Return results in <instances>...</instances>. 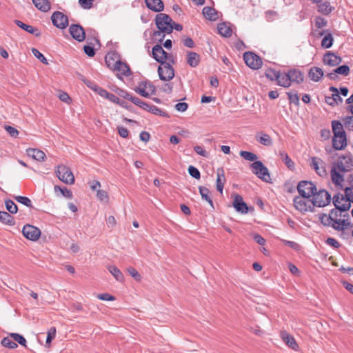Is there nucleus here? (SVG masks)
Listing matches in <instances>:
<instances>
[{
	"label": "nucleus",
	"instance_id": "f257e3e1",
	"mask_svg": "<svg viewBox=\"0 0 353 353\" xmlns=\"http://www.w3.org/2000/svg\"><path fill=\"white\" fill-rule=\"evenodd\" d=\"M319 220L325 226H331L337 231H345L351 226L347 211L332 210L329 214H319Z\"/></svg>",
	"mask_w": 353,
	"mask_h": 353
},
{
	"label": "nucleus",
	"instance_id": "f03ea898",
	"mask_svg": "<svg viewBox=\"0 0 353 353\" xmlns=\"http://www.w3.org/2000/svg\"><path fill=\"white\" fill-rule=\"evenodd\" d=\"M172 21V19L168 14H158L155 19V23L159 30L154 32V39L162 41L166 34L171 33L173 30Z\"/></svg>",
	"mask_w": 353,
	"mask_h": 353
},
{
	"label": "nucleus",
	"instance_id": "7ed1b4c3",
	"mask_svg": "<svg viewBox=\"0 0 353 353\" xmlns=\"http://www.w3.org/2000/svg\"><path fill=\"white\" fill-rule=\"evenodd\" d=\"M312 199L310 201L314 206L324 207L331 201V195L325 190L317 191L316 185L310 181V196Z\"/></svg>",
	"mask_w": 353,
	"mask_h": 353
},
{
	"label": "nucleus",
	"instance_id": "20e7f679",
	"mask_svg": "<svg viewBox=\"0 0 353 353\" xmlns=\"http://www.w3.org/2000/svg\"><path fill=\"white\" fill-rule=\"evenodd\" d=\"M251 169L252 172L263 181L268 182L271 179L268 169L261 161L253 162L251 164Z\"/></svg>",
	"mask_w": 353,
	"mask_h": 353
},
{
	"label": "nucleus",
	"instance_id": "39448f33",
	"mask_svg": "<svg viewBox=\"0 0 353 353\" xmlns=\"http://www.w3.org/2000/svg\"><path fill=\"white\" fill-rule=\"evenodd\" d=\"M58 178L66 184H73L74 182V176L68 167L65 165H58L56 170Z\"/></svg>",
	"mask_w": 353,
	"mask_h": 353
},
{
	"label": "nucleus",
	"instance_id": "423d86ee",
	"mask_svg": "<svg viewBox=\"0 0 353 353\" xmlns=\"http://www.w3.org/2000/svg\"><path fill=\"white\" fill-rule=\"evenodd\" d=\"M243 60L246 65L253 70H259L263 65L260 57L252 52H245L243 54Z\"/></svg>",
	"mask_w": 353,
	"mask_h": 353
},
{
	"label": "nucleus",
	"instance_id": "0eeeda50",
	"mask_svg": "<svg viewBox=\"0 0 353 353\" xmlns=\"http://www.w3.org/2000/svg\"><path fill=\"white\" fill-rule=\"evenodd\" d=\"M158 73L162 81H170L174 77V70L169 63H161L158 68Z\"/></svg>",
	"mask_w": 353,
	"mask_h": 353
},
{
	"label": "nucleus",
	"instance_id": "6e6552de",
	"mask_svg": "<svg viewBox=\"0 0 353 353\" xmlns=\"http://www.w3.org/2000/svg\"><path fill=\"white\" fill-rule=\"evenodd\" d=\"M22 233L26 239L32 241L38 240L41 236L40 230L29 224H26L23 226Z\"/></svg>",
	"mask_w": 353,
	"mask_h": 353
},
{
	"label": "nucleus",
	"instance_id": "1a4fd4ad",
	"mask_svg": "<svg viewBox=\"0 0 353 353\" xmlns=\"http://www.w3.org/2000/svg\"><path fill=\"white\" fill-rule=\"evenodd\" d=\"M51 19L53 25L58 28L65 29L68 26V17L61 12H54Z\"/></svg>",
	"mask_w": 353,
	"mask_h": 353
},
{
	"label": "nucleus",
	"instance_id": "9d476101",
	"mask_svg": "<svg viewBox=\"0 0 353 353\" xmlns=\"http://www.w3.org/2000/svg\"><path fill=\"white\" fill-rule=\"evenodd\" d=\"M336 167L339 172H345L351 170L353 167V159L350 156H342L339 158Z\"/></svg>",
	"mask_w": 353,
	"mask_h": 353
},
{
	"label": "nucleus",
	"instance_id": "9b49d317",
	"mask_svg": "<svg viewBox=\"0 0 353 353\" xmlns=\"http://www.w3.org/2000/svg\"><path fill=\"white\" fill-rule=\"evenodd\" d=\"M69 32L72 38L79 42L84 41L85 38V30L79 24H72L69 28Z\"/></svg>",
	"mask_w": 353,
	"mask_h": 353
},
{
	"label": "nucleus",
	"instance_id": "f8f14e48",
	"mask_svg": "<svg viewBox=\"0 0 353 353\" xmlns=\"http://www.w3.org/2000/svg\"><path fill=\"white\" fill-rule=\"evenodd\" d=\"M134 90L142 97H149L154 92V88L150 83L141 82Z\"/></svg>",
	"mask_w": 353,
	"mask_h": 353
},
{
	"label": "nucleus",
	"instance_id": "ddd939ff",
	"mask_svg": "<svg viewBox=\"0 0 353 353\" xmlns=\"http://www.w3.org/2000/svg\"><path fill=\"white\" fill-rule=\"evenodd\" d=\"M153 58L159 63H164L168 58L167 52L163 49L160 45H155L152 48Z\"/></svg>",
	"mask_w": 353,
	"mask_h": 353
},
{
	"label": "nucleus",
	"instance_id": "4468645a",
	"mask_svg": "<svg viewBox=\"0 0 353 353\" xmlns=\"http://www.w3.org/2000/svg\"><path fill=\"white\" fill-rule=\"evenodd\" d=\"M233 207L235 210L241 214H247L248 212V207L243 201V197L239 194L234 195Z\"/></svg>",
	"mask_w": 353,
	"mask_h": 353
},
{
	"label": "nucleus",
	"instance_id": "2eb2a0df",
	"mask_svg": "<svg viewBox=\"0 0 353 353\" xmlns=\"http://www.w3.org/2000/svg\"><path fill=\"white\" fill-rule=\"evenodd\" d=\"M323 62L330 66H336L342 62V59L334 52H328L323 57Z\"/></svg>",
	"mask_w": 353,
	"mask_h": 353
},
{
	"label": "nucleus",
	"instance_id": "dca6fc26",
	"mask_svg": "<svg viewBox=\"0 0 353 353\" xmlns=\"http://www.w3.org/2000/svg\"><path fill=\"white\" fill-rule=\"evenodd\" d=\"M332 130L333 132L332 138L336 139L337 137H347L343 126L339 121L334 120L332 121Z\"/></svg>",
	"mask_w": 353,
	"mask_h": 353
},
{
	"label": "nucleus",
	"instance_id": "f3484780",
	"mask_svg": "<svg viewBox=\"0 0 353 353\" xmlns=\"http://www.w3.org/2000/svg\"><path fill=\"white\" fill-rule=\"evenodd\" d=\"M316 5L318 12L325 16H328L334 10L328 1H321Z\"/></svg>",
	"mask_w": 353,
	"mask_h": 353
},
{
	"label": "nucleus",
	"instance_id": "a211bd4d",
	"mask_svg": "<svg viewBox=\"0 0 353 353\" xmlns=\"http://www.w3.org/2000/svg\"><path fill=\"white\" fill-rule=\"evenodd\" d=\"M347 199L345 195L341 193L335 194L333 197V203L335 206L334 210H339L340 211H348L350 209H344L343 206L346 204L345 199Z\"/></svg>",
	"mask_w": 353,
	"mask_h": 353
},
{
	"label": "nucleus",
	"instance_id": "6ab92c4d",
	"mask_svg": "<svg viewBox=\"0 0 353 353\" xmlns=\"http://www.w3.org/2000/svg\"><path fill=\"white\" fill-rule=\"evenodd\" d=\"M280 336L283 341V342L291 349L294 350H296L298 348V345L294 339V338L288 333L286 331H281L280 333Z\"/></svg>",
	"mask_w": 353,
	"mask_h": 353
},
{
	"label": "nucleus",
	"instance_id": "aec40b11",
	"mask_svg": "<svg viewBox=\"0 0 353 353\" xmlns=\"http://www.w3.org/2000/svg\"><path fill=\"white\" fill-rule=\"evenodd\" d=\"M309 197L296 196L294 199V205L296 210L304 213L307 211V202Z\"/></svg>",
	"mask_w": 353,
	"mask_h": 353
},
{
	"label": "nucleus",
	"instance_id": "412c9836",
	"mask_svg": "<svg viewBox=\"0 0 353 353\" xmlns=\"http://www.w3.org/2000/svg\"><path fill=\"white\" fill-rule=\"evenodd\" d=\"M312 163L314 169L319 176H323L327 175L324 163L321 159L314 157L312 158Z\"/></svg>",
	"mask_w": 353,
	"mask_h": 353
},
{
	"label": "nucleus",
	"instance_id": "4be33fe9",
	"mask_svg": "<svg viewBox=\"0 0 353 353\" xmlns=\"http://www.w3.org/2000/svg\"><path fill=\"white\" fill-rule=\"evenodd\" d=\"M26 152L28 157L38 161H43L46 157V154L39 149L29 148L26 150Z\"/></svg>",
	"mask_w": 353,
	"mask_h": 353
},
{
	"label": "nucleus",
	"instance_id": "5701e85b",
	"mask_svg": "<svg viewBox=\"0 0 353 353\" xmlns=\"http://www.w3.org/2000/svg\"><path fill=\"white\" fill-rule=\"evenodd\" d=\"M146 6L154 12H161L163 10L164 6L161 0H145Z\"/></svg>",
	"mask_w": 353,
	"mask_h": 353
},
{
	"label": "nucleus",
	"instance_id": "b1692460",
	"mask_svg": "<svg viewBox=\"0 0 353 353\" xmlns=\"http://www.w3.org/2000/svg\"><path fill=\"white\" fill-rule=\"evenodd\" d=\"M217 178L216 181V190L220 193L223 192L224 184L225 183V176L224 170L222 168L218 169L217 170Z\"/></svg>",
	"mask_w": 353,
	"mask_h": 353
},
{
	"label": "nucleus",
	"instance_id": "393cba45",
	"mask_svg": "<svg viewBox=\"0 0 353 353\" xmlns=\"http://www.w3.org/2000/svg\"><path fill=\"white\" fill-rule=\"evenodd\" d=\"M114 70L120 72L123 76H130L131 74L130 69L127 63L119 60L114 64Z\"/></svg>",
	"mask_w": 353,
	"mask_h": 353
},
{
	"label": "nucleus",
	"instance_id": "a878e982",
	"mask_svg": "<svg viewBox=\"0 0 353 353\" xmlns=\"http://www.w3.org/2000/svg\"><path fill=\"white\" fill-rule=\"evenodd\" d=\"M15 23L21 29L26 30V32L30 34H34L36 37L41 36L40 31L37 28H35L32 26L27 25L19 20H16Z\"/></svg>",
	"mask_w": 353,
	"mask_h": 353
},
{
	"label": "nucleus",
	"instance_id": "bb28decb",
	"mask_svg": "<svg viewBox=\"0 0 353 353\" xmlns=\"http://www.w3.org/2000/svg\"><path fill=\"white\" fill-rule=\"evenodd\" d=\"M200 55L194 52H187V63L191 67L195 68L200 63Z\"/></svg>",
	"mask_w": 353,
	"mask_h": 353
},
{
	"label": "nucleus",
	"instance_id": "cd10ccee",
	"mask_svg": "<svg viewBox=\"0 0 353 353\" xmlns=\"http://www.w3.org/2000/svg\"><path fill=\"white\" fill-rule=\"evenodd\" d=\"M332 146L336 150H341L347 146V137L332 138Z\"/></svg>",
	"mask_w": 353,
	"mask_h": 353
},
{
	"label": "nucleus",
	"instance_id": "c85d7f7f",
	"mask_svg": "<svg viewBox=\"0 0 353 353\" xmlns=\"http://www.w3.org/2000/svg\"><path fill=\"white\" fill-rule=\"evenodd\" d=\"M331 177L332 182L341 188H343V176L336 170V168H333L331 170Z\"/></svg>",
	"mask_w": 353,
	"mask_h": 353
},
{
	"label": "nucleus",
	"instance_id": "c756f323",
	"mask_svg": "<svg viewBox=\"0 0 353 353\" xmlns=\"http://www.w3.org/2000/svg\"><path fill=\"white\" fill-rule=\"evenodd\" d=\"M290 83L292 82L300 83L303 80V76L302 73L296 70H292L288 72Z\"/></svg>",
	"mask_w": 353,
	"mask_h": 353
},
{
	"label": "nucleus",
	"instance_id": "7c9ffc66",
	"mask_svg": "<svg viewBox=\"0 0 353 353\" xmlns=\"http://www.w3.org/2000/svg\"><path fill=\"white\" fill-rule=\"evenodd\" d=\"M203 14L208 20L215 21L217 19V12L212 7L203 8Z\"/></svg>",
	"mask_w": 353,
	"mask_h": 353
},
{
	"label": "nucleus",
	"instance_id": "2f4dec72",
	"mask_svg": "<svg viewBox=\"0 0 353 353\" xmlns=\"http://www.w3.org/2000/svg\"><path fill=\"white\" fill-rule=\"evenodd\" d=\"M279 157H280V159H281V161L288 167V168H289L290 170H293L294 169V161L290 158V157L285 152L281 151L279 152Z\"/></svg>",
	"mask_w": 353,
	"mask_h": 353
},
{
	"label": "nucleus",
	"instance_id": "473e14b6",
	"mask_svg": "<svg viewBox=\"0 0 353 353\" xmlns=\"http://www.w3.org/2000/svg\"><path fill=\"white\" fill-rule=\"evenodd\" d=\"M345 194L347 199H345V205L343 206L344 209H350L351 207V203H353V186L346 187L345 188Z\"/></svg>",
	"mask_w": 353,
	"mask_h": 353
},
{
	"label": "nucleus",
	"instance_id": "72a5a7b5",
	"mask_svg": "<svg viewBox=\"0 0 353 353\" xmlns=\"http://www.w3.org/2000/svg\"><path fill=\"white\" fill-rule=\"evenodd\" d=\"M35 7L42 12H47L50 9V4L48 0H32Z\"/></svg>",
	"mask_w": 353,
	"mask_h": 353
},
{
	"label": "nucleus",
	"instance_id": "f704fd0d",
	"mask_svg": "<svg viewBox=\"0 0 353 353\" xmlns=\"http://www.w3.org/2000/svg\"><path fill=\"white\" fill-rule=\"evenodd\" d=\"M278 85L283 87H289L291 83L288 72H280L276 79Z\"/></svg>",
	"mask_w": 353,
	"mask_h": 353
},
{
	"label": "nucleus",
	"instance_id": "c9c22d12",
	"mask_svg": "<svg viewBox=\"0 0 353 353\" xmlns=\"http://www.w3.org/2000/svg\"><path fill=\"white\" fill-rule=\"evenodd\" d=\"M108 269L117 281H120V282L123 281L124 276L119 268H117L114 265H110L108 268Z\"/></svg>",
	"mask_w": 353,
	"mask_h": 353
},
{
	"label": "nucleus",
	"instance_id": "e433bc0d",
	"mask_svg": "<svg viewBox=\"0 0 353 353\" xmlns=\"http://www.w3.org/2000/svg\"><path fill=\"white\" fill-rule=\"evenodd\" d=\"M199 189L202 199L205 200L212 208H214L213 201L210 197V190L207 188L203 186H200Z\"/></svg>",
	"mask_w": 353,
	"mask_h": 353
},
{
	"label": "nucleus",
	"instance_id": "4c0bfd02",
	"mask_svg": "<svg viewBox=\"0 0 353 353\" xmlns=\"http://www.w3.org/2000/svg\"><path fill=\"white\" fill-rule=\"evenodd\" d=\"M0 221L9 225H13L14 224V218L10 215V213L4 211H0Z\"/></svg>",
	"mask_w": 353,
	"mask_h": 353
},
{
	"label": "nucleus",
	"instance_id": "58836bf2",
	"mask_svg": "<svg viewBox=\"0 0 353 353\" xmlns=\"http://www.w3.org/2000/svg\"><path fill=\"white\" fill-rule=\"evenodd\" d=\"M323 76V72L322 69L314 67L310 68V79L314 81H319Z\"/></svg>",
	"mask_w": 353,
	"mask_h": 353
},
{
	"label": "nucleus",
	"instance_id": "ea45409f",
	"mask_svg": "<svg viewBox=\"0 0 353 353\" xmlns=\"http://www.w3.org/2000/svg\"><path fill=\"white\" fill-rule=\"evenodd\" d=\"M218 32L221 35H222L225 37H230L232 35V32L230 27H229L224 23H220L218 26Z\"/></svg>",
	"mask_w": 353,
	"mask_h": 353
},
{
	"label": "nucleus",
	"instance_id": "a19ab883",
	"mask_svg": "<svg viewBox=\"0 0 353 353\" xmlns=\"http://www.w3.org/2000/svg\"><path fill=\"white\" fill-rule=\"evenodd\" d=\"M309 183L307 181H301L297 185V191L299 194V196L309 197V194L305 192L306 185Z\"/></svg>",
	"mask_w": 353,
	"mask_h": 353
},
{
	"label": "nucleus",
	"instance_id": "79ce46f5",
	"mask_svg": "<svg viewBox=\"0 0 353 353\" xmlns=\"http://www.w3.org/2000/svg\"><path fill=\"white\" fill-rule=\"evenodd\" d=\"M1 345L4 347L10 348V349H15L17 347V344L14 341V340L10 337V335L7 337H4L1 340Z\"/></svg>",
	"mask_w": 353,
	"mask_h": 353
},
{
	"label": "nucleus",
	"instance_id": "37998d69",
	"mask_svg": "<svg viewBox=\"0 0 353 353\" xmlns=\"http://www.w3.org/2000/svg\"><path fill=\"white\" fill-rule=\"evenodd\" d=\"M56 332H57V330H56L55 327H51L48 330V333H47L46 341V346L50 347L52 341L56 336Z\"/></svg>",
	"mask_w": 353,
	"mask_h": 353
},
{
	"label": "nucleus",
	"instance_id": "c03bdc74",
	"mask_svg": "<svg viewBox=\"0 0 353 353\" xmlns=\"http://www.w3.org/2000/svg\"><path fill=\"white\" fill-rule=\"evenodd\" d=\"M10 337H11L14 342L16 341L21 345L26 347V340L22 335L17 333H10Z\"/></svg>",
	"mask_w": 353,
	"mask_h": 353
},
{
	"label": "nucleus",
	"instance_id": "a18cd8bd",
	"mask_svg": "<svg viewBox=\"0 0 353 353\" xmlns=\"http://www.w3.org/2000/svg\"><path fill=\"white\" fill-rule=\"evenodd\" d=\"M239 154L244 159L250 161H256V160L258 158L256 154L248 151H241Z\"/></svg>",
	"mask_w": 353,
	"mask_h": 353
},
{
	"label": "nucleus",
	"instance_id": "49530a36",
	"mask_svg": "<svg viewBox=\"0 0 353 353\" xmlns=\"http://www.w3.org/2000/svg\"><path fill=\"white\" fill-rule=\"evenodd\" d=\"M333 44V37L330 33L326 34L321 41V46L325 48H330Z\"/></svg>",
	"mask_w": 353,
	"mask_h": 353
},
{
	"label": "nucleus",
	"instance_id": "de8ad7c7",
	"mask_svg": "<svg viewBox=\"0 0 353 353\" xmlns=\"http://www.w3.org/2000/svg\"><path fill=\"white\" fill-rule=\"evenodd\" d=\"M6 208L9 213L16 214L18 210L17 205L11 200H6L5 201Z\"/></svg>",
	"mask_w": 353,
	"mask_h": 353
},
{
	"label": "nucleus",
	"instance_id": "09e8293b",
	"mask_svg": "<svg viewBox=\"0 0 353 353\" xmlns=\"http://www.w3.org/2000/svg\"><path fill=\"white\" fill-rule=\"evenodd\" d=\"M14 199L17 202H19V203H21V204H23V205H26V206H27L28 208H32L31 200L29 198L26 197V196H14Z\"/></svg>",
	"mask_w": 353,
	"mask_h": 353
},
{
	"label": "nucleus",
	"instance_id": "8fccbe9b",
	"mask_svg": "<svg viewBox=\"0 0 353 353\" xmlns=\"http://www.w3.org/2000/svg\"><path fill=\"white\" fill-rule=\"evenodd\" d=\"M329 90L332 92V97H333V99L334 101H336L337 104L342 103L343 99L340 97L339 91L336 88H335L334 86H331L329 88Z\"/></svg>",
	"mask_w": 353,
	"mask_h": 353
},
{
	"label": "nucleus",
	"instance_id": "3c124183",
	"mask_svg": "<svg viewBox=\"0 0 353 353\" xmlns=\"http://www.w3.org/2000/svg\"><path fill=\"white\" fill-rule=\"evenodd\" d=\"M258 141L260 143L266 146L271 145L272 143L271 137L267 134H261Z\"/></svg>",
	"mask_w": 353,
	"mask_h": 353
},
{
	"label": "nucleus",
	"instance_id": "603ef678",
	"mask_svg": "<svg viewBox=\"0 0 353 353\" xmlns=\"http://www.w3.org/2000/svg\"><path fill=\"white\" fill-rule=\"evenodd\" d=\"M54 190L56 192L57 191H59L62 194V195L65 198L71 199L72 197V192L67 188H60L58 185H55Z\"/></svg>",
	"mask_w": 353,
	"mask_h": 353
},
{
	"label": "nucleus",
	"instance_id": "864d4df0",
	"mask_svg": "<svg viewBox=\"0 0 353 353\" xmlns=\"http://www.w3.org/2000/svg\"><path fill=\"white\" fill-rule=\"evenodd\" d=\"M335 73L346 77L350 73V68L347 65L339 66L334 70Z\"/></svg>",
	"mask_w": 353,
	"mask_h": 353
},
{
	"label": "nucleus",
	"instance_id": "5fc2aeb1",
	"mask_svg": "<svg viewBox=\"0 0 353 353\" xmlns=\"http://www.w3.org/2000/svg\"><path fill=\"white\" fill-rule=\"evenodd\" d=\"M92 90H93L95 92H97L101 97L105 99L108 92L105 89L97 86V85H94L92 86L88 85Z\"/></svg>",
	"mask_w": 353,
	"mask_h": 353
},
{
	"label": "nucleus",
	"instance_id": "6e6d98bb",
	"mask_svg": "<svg viewBox=\"0 0 353 353\" xmlns=\"http://www.w3.org/2000/svg\"><path fill=\"white\" fill-rule=\"evenodd\" d=\"M314 24L317 28L320 29L327 26V21L322 17L317 16L314 18Z\"/></svg>",
	"mask_w": 353,
	"mask_h": 353
},
{
	"label": "nucleus",
	"instance_id": "4d7b16f0",
	"mask_svg": "<svg viewBox=\"0 0 353 353\" xmlns=\"http://www.w3.org/2000/svg\"><path fill=\"white\" fill-rule=\"evenodd\" d=\"M105 99L114 103L119 104L122 106H123L125 103L123 101H121L119 98H118L116 95H114L112 93L108 92Z\"/></svg>",
	"mask_w": 353,
	"mask_h": 353
},
{
	"label": "nucleus",
	"instance_id": "13d9d810",
	"mask_svg": "<svg viewBox=\"0 0 353 353\" xmlns=\"http://www.w3.org/2000/svg\"><path fill=\"white\" fill-rule=\"evenodd\" d=\"M280 72L276 71L272 69H268L265 71V77L271 81L276 80Z\"/></svg>",
	"mask_w": 353,
	"mask_h": 353
},
{
	"label": "nucleus",
	"instance_id": "bf43d9fd",
	"mask_svg": "<svg viewBox=\"0 0 353 353\" xmlns=\"http://www.w3.org/2000/svg\"><path fill=\"white\" fill-rule=\"evenodd\" d=\"M32 52L35 57H37L38 59L40 60L41 62H42L43 63L46 64V65L48 64V60L46 59V58L37 49L32 48Z\"/></svg>",
	"mask_w": 353,
	"mask_h": 353
},
{
	"label": "nucleus",
	"instance_id": "052dcab7",
	"mask_svg": "<svg viewBox=\"0 0 353 353\" xmlns=\"http://www.w3.org/2000/svg\"><path fill=\"white\" fill-rule=\"evenodd\" d=\"M188 172L191 176H192L193 178H194L196 179H199L201 177V174H200L199 170L196 168H195L192 165L189 166Z\"/></svg>",
	"mask_w": 353,
	"mask_h": 353
},
{
	"label": "nucleus",
	"instance_id": "680f3d73",
	"mask_svg": "<svg viewBox=\"0 0 353 353\" xmlns=\"http://www.w3.org/2000/svg\"><path fill=\"white\" fill-rule=\"evenodd\" d=\"M282 242L284 243L285 245H287V246L291 248L294 250L299 251L301 249L300 245L294 241L283 239Z\"/></svg>",
	"mask_w": 353,
	"mask_h": 353
},
{
	"label": "nucleus",
	"instance_id": "e2e57ef3",
	"mask_svg": "<svg viewBox=\"0 0 353 353\" xmlns=\"http://www.w3.org/2000/svg\"><path fill=\"white\" fill-rule=\"evenodd\" d=\"M97 196L101 201H105V202L108 201V199H109L108 194L107 192L105 190H97Z\"/></svg>",
	"mask_w": 353,
	"mask_h": 353
},
{
	"label": "nucleus",
	"instance_id": "0e129e2a",
	"mask_svg": "<svg viewBox=\"0 0 353 353\" xmlns=\"http://www.w3.org/2000/svg\"><path fill=\"white\" fill-rule=\"evenodd\" d=\"M128 272L130 274V275L132 277H133L136 281H141V276L140 274L134 268H132V267L128 268Z\"/></svg>",
	"mask_w": 353,
	"mask_h": 353
},
{
	"label": "nucleus",
	"instance_id": "69168bd1",
	"mask_svg": "<svg viewBox=\"0 0 353 353\" xmlns=\"http://www.w3.org/2000/svg\"><path fill=\"white\" fill-rule=\"evenodd\" d=\"M288 99L291 103L298 105L299 103V98L296 92H290L288 93Z\"/></svg>",
	"mask_w": 353,
	"mask_h": 353
},
{
	"label": "nucleus",
	"instance_id": "338daca9",
	"mask_svg": "<svg viewBox=\"0 0 353 353\" xmlns=\"http://www.w3.org/2000/svg\"><path fill=\"white\" fill-rule=\"evenodd\" d=\"M94 0H79L80 6L83 9H90L93 6Z\"/></svg>",
	"mask_w": 353,
	"mask_h": 353
},
{
	"label": "nucleus",
	"instance_id": "774afa93",
	"mask_svg": "<svg viewBox=\"0 0 353 353\" xmlns=\"http://www.w3.org/2000/svg\"><path fill=\"white\" fill-rule=\"evenodd\" d=\"M148 112H150L156 115H164L165 114V112L162 110H161L160 108H159L158 107H157L154 105H150V109H148Z\"/></svg>",
	"mask_w": 353,
	"mask_h": 353
}]
</instances>
